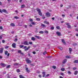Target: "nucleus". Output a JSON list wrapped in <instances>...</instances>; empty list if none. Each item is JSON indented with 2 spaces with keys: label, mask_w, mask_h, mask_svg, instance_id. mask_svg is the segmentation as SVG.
Wrapping results in <instances>:
<instances>
[{
  "label": "nucleus",
  "mask_w": 78,
  "mask_h": 78,
  "mask_svg": "<svg viewBox=\"0 0 78 78\" xmlns=\"http://www.w3.org/2000/svg\"><path fill=\"white\" fill-rule=\"evenodd\" d=\"M17 41V38H15L14 40V41L15 42H16V41Z\"/></svg>",
  "instance_id": "nucleus-50"
},
{
  "label": "nucleus",
  "mask_w": 78,
  "mask_h": 78,
  "mask_svg": "<svg viewBox=\"0 0 78 78\" xmlns=\"http://www.w3.org/2000/svg\"><path fill=\"white\" fill-rule=\"evenodd\" d=\"M5 48H6V49H7V48H9V46H7L6 47H5Z\"/></svg>",
  "instance_id": "nucleus-48"
},
{
  "label": "nucleus",
  "mask_w": 78,
  "mask_h": 78,
  "mask_svg": "<svg viewBox=\"0 0 78 78\" xmlns=\"http://www.w3.org/2000/svg\"><path fill=\"white\" fill-rule=\"evenodd\" d=\"M46 23V24H47L48 25V24H49V23H48V22H47Z\"/></svg>",
  "instance_id": "nucleus-64"
},
{
  "label": "nucleus",
  "mask_w": 78,
  "mask_h": 78,
  "mask_svg": "<svg viewBox=\"0 0 78 78\" xmlns=\"http://www.w3.org/2000/svg\"><path fill=\"white\" fill-rule=\"evenodd\" d=\"M61 70L62 71H64L65 70V69H64V68H62L61 69Z\"/></svg>",
  "instance_id": "nucleus-28"
},
{
  "label": "nucleus",
  "mask_w": 78,
  "mask_h": 78,
  "mask_svg": "<svg viewBox=\"0 0 78 78\" xmlns=\"http://www.w3.org/2000/svg\"><path fill=\"white\" fill-rule=\"evenodd\" d=\"M60 75H62V76H63V75H64V74L63 73H60Z\"/></svg>",
  "instance_id": "nucleus-41"
},
{
  "label": "nucleus",
  "mask_w": 78,
  "mask_h": 78,
  "mask_svg": "<svg viewBox=\"0 0 78 78\" xmlns=\"http://www.w3.org/2000/svg\"><path fill=\"white\" fill-rule=\"evenodd\" d=\"M77 73H78V71H75V73H74V75H76L77 74Z\"/></svg>",
  "instance_id": "nucleus-29"
},
{
  "label": "nucleus",
  "mask_w": 78,
  "mask_h": 78,
  "mask_svg": "<svg viewBox=\"0 0 78 78\" xmlns=\"http://www.w3.org/2000/svg\"><path fill=\"white\" fill-rule=\"evenodd\" d=\"M74 63H78V60H76L74 62Z\"/></svg>",
  "instance_id": "nucleus-17"
},
{
  "label": "nucleus",
  "mask_w": 78,
  "mask_h": 78,
  "mask_svg": "<svg viewBox=\"0 0 78 78\" xmlns=\"http://www.w3.org/2000/svg\"><path fill=\"white\" fill-rule=\"evenodd\" d=\"M20 53L22 55V56H23V53L21 52Z\"/></svg>",
  "instance_id": "nucleus-58"
},
{
  "label": "nucleus",
  "mask_w": 78,
  "mask_h": 78,
  "mask_svg": "<svg viewBox=\"0 0 78 78\" xmlns=\"http://www.w3.org/2000/svg\"><path fill=\"white\" fill-rule=\"evenodd\" d=\"M8 51H5V55H8Z\"/></svg>",
  "instance_id": "nucleus-20"
},
{
  "label": "nucleus",
  "mask_w": 78,
  "mask_h": 78,
  "mask_svg": "<svg viewBox=\"0 0 78 78\" xmlns=\"http://www.w3.org/2000/svg\"><path fill=\"white\" fill-rule=\"evenodd\" d=\"M19 64L17 63H15L14 64V66H17L18 65H19Z\"/></svg>",
  "instance_id": "nucleus-34"
},
{
  "label": "nucleus",
  "mask_w": 78,
  "mask_h": 78,
  "mask_svg": "<svg viewBox=\"0 0 78 78\" xmlns=\"http://www.w3.org/2000/svg\"><path fill=\"white\" fill-rule=\"evenodd\" d=\"M38 76L40 78H41L42 77V76L41 75H38Z\"/></svg>",
  "instance_id": "nucleus-56"
},
{
  "label": "nucleus",
  "mask_w": 78,
  "mask_h": 78,
  "mask_svg": "<svg viewBox=\"0 0 78 78\" xmlns=\"http://www.w3.org/2000/svg\"><path fill=\"white\" fill-rule=\"evenodd\" d=\"M1 65L2 67H6V65L4 63H1Z\"/></svg>",
  "instance_id": "nucleus-6"
},
{
  "label": "nucleus",
  "mask_w": 78,
  "mask_h": 78,
  "mask_svg": "<svg viewBox=\"0 0 78 78\" xmlns=\"http://www.w3.org/2000/svg\"><path fill=\"white\" fill-rule=\"evenodd\" d=\"M42 74L43 75V77H44V76H45V73L44 72H43L42 73Z\"/></svg>",
  "instance_id": "nucleus-15"
},
{
  "label": "nucleus",
  "mask_w": 78,
  "mask_h": 78,
  "mask_svg": "<svg viewBox=\"0 0 78 78\" xmlns=\"http://www.w3.org/2000/svg\"><path fill=\"white\" fill-rule=\"evenodd\" d=\"M56 28L57 29H59V27L58 26H57L56 27Z\"/></svg>",
  "instance_id": "nucleus-44"
},
{
  "label": "nucleus",
  "mask_w": 78,
  "mask_h": 78,
  "mask_svg": "<svg viewBox=\"0 0 78 78\" xmlns=\"http://www.w3.org/2000/svg\"><path fill=\"white\" fill-rule=\"evenodd\" d=\"M62 6H63V5H62V4H61V5H60V7H62Z\"/></svg>",
  "instance_id": "nucleus-60"
},
{
  "label": "nucleus",
  "mask_w": 78,
  "mask_h": 78,
  "mask_svg": "<svg viewBox=\"0 0 78 78\" xmlns=\"http://www.w3.org/2000/svg\"><path fill=\"white\" fill-rule=\"evenodd\" d=\"M39 33L41 34H44V32L43 31H40L39 32Z\"/></svg>",
  "instance_id": "nucleus-32"
},
{
  "label": "nucleus",
  "mask_w": 78,
  "mask_h": 78,
  "mask_svg": "<svg viewBox=\"0 0 78 78\" xmlns=\"http://www.w3.org/2000/svg\"><path fill=\"white\" fill-rule=\"evenodd\" d=\"M56 34L58 36H61V32L59 31H57L56 32Z\"/></svg>",
  "instance_id": "nucleus-10"
},
{
  "label": "nucleus",
  "mask_w": 78,
  "mask_h": 78,
  "mask_svg": "<svg viewBox=\"0 0 78 78\" xmlns=\"http://www.w3.org/2000/svg\"><path fill=\"white\" fill-rule=\"evenodd\" d=\"M22 0H20V3H21V2H22Z\"/></svg>",
  "instance_id": "nucleus-63"
},
{
  "label": "nucleus",
  "mask_w": 78,
  "mask_h": 78,
  "mask_svg": "<svg viewBox=\"0 0 78 78\" xmlns=\"http://www.w3.org/2000/svg\"><path fill=\"white\" fill-rule=\"evenodd\" d=\"M61 41L63 43V44H64V45H66V43L65 42V41H64V39H62Z\"/></svg>",
  "instance_id": "nucleus-9"
},
{
  "label": "nucleus",
  "mask_w": 78,
  "mask_h": 78,
  "mask_svg": "<svg viewBox=\"0 0 78 78\" xmlns=\"http://www.w3.org/2000/svg\"><path fill=\"white\" fill-rule=\"evenodd\" d=\"M46 16L47 17H50V14L49 12H47L46 13Z\"/></svg>",
  "instance_id": "nucleus-8"
},
{
  "label": "nucleus",
  "mask_w": 78,
  "mask_h": 78,
  "mask_svg": "<svg viewBox=\"0 0 78 78\" xmlns=\"http://www.w3.org/2000/svg\"><path fill=\"white\" fill-rule=\"evenodd\" d=\"M26 70L27 72L28 73L29 72H30V70H29L28 68H26Z\"/></svg>",
  "instance_id": "nucleus-16"
},
{
  "label": "nucleus",
  "mask_w": 78,
  "mask_h": 78,
  "mask_svg": "<svg viewBox=\"0 0 78 78\" xmlns=\"http://www.w3.org/2000/svg\"><path fill=\"white\" fill-rule=\"evenodd\" d=\"M14 18H15V19H19V17L17 16H15Z\"/></svg>",
  "instance_id": "nucleus-43"
},
{
  "label": "nucleus",
  "mask_w": 78,
  "mask_h": 78,
  "mask_svg": "<svg viewBox=\"0 0 78 78\" xmlns=\"http://www.w3.org/2000/svg\"><path fill=\"white\" fill-rule=\"evenodd\" d=\"M36 40V39H35V38L34 37H32L31 38V40L32 41H35V40Z\"/></svg>",
  "instance_id": "nucleus-23"
},
{
  "label": "nucleus",
  "mask_w": 78,
  "mask_h": 78,
  "mask_svg": "<svg viewBox=\"0 0 78 78\" xmlns=\"http://www.w3.org/2000/svg\"><path fill=\"white\" fill-rule=\"evenodd\" d=\"M52 67L54 69H55L56 68V67L55 66H52Z\"/></svg>",
  "instance_id": "nucleus-36"
},
{
  "label": "nucleus",
  "mask_w": 78,
  "mask_h": 78,
  "mask_svg": "<svg viewBox=\"0 0 78 78\" xmlns=\"http://www.w3.org/2000/svg\"><path fill=\"white\" fill-rule=\"evenodd\" d=\"M66 58H67V59H69L71 58V57H70L69 56L67 55L66 56Z\"/></svg>",
  "instance_id": "nucleus-18"
},
{
  "label": "nucleus",
  "mask_w": 78,
  "mask_h": 78,
  "mask_svg": "<svg viewBox=\"0 0 78 78\" xmlns=\"http://www.w3.org/2000/svg\"><path fill=\"white\" fill-rule=\"evenodd\" d=\"M37 11L38 12V14L39 16H42V12H41V9H37Z\"/></svg>",
  "instance_id": "nucleus-1"
},
{
  "label": "nucleus",
  "mask_w": 78,
  "mask_h": 78,
  "mask_svg": "<svg viewBox=\"0 0 78 78\" xmlns=\"http://www.w3.org/2000/svg\"><path fill=\"white\" fill-rule=\"evenodd\" d=\"M23 47H24V45H20L19 46V47H20V48H23Z\"/></svg>",
  "instance_id": "nucleus-24"
},
{
  "label": "nucleus",
  "mask_w": 78,
  "mask_h": 78,
  "mask_svg": "<svg viewBox=\"0 0 78 78\" xmlns=\"http://www.w3.org/2000/svg\"><path fill=\"white\" fill-rule=\"evenodd\" d=\"M36 20H37L38 21H39L40 20V19L39 18H37L36 19Z\"/></svg>",
  "instance_id": "nucleus-45"
},
{
  "label": "nucleus",
  "mask_w": 78,
  "mask_h": 78,
  "mask_svg": "<svg viewBox=\"0 0 78 78\" xmlns=\"http://www.w3.org/2000/svg\"><path fill=\"white\" fill-rule=\"evenodd\" d=\"M31 24L33 25H36V23L32 22L31 23Z\"/></svg>",
  "instance_id": "nucleus-26"
},
{
  "label": "nucleus",
  "mask_w": 78,
  "mask_h": 78,
  "mask_svg": "<svg viewBox=\"0 0 78 78\" xmlns=\"http://www.w3.org/2000/svg\"><path fill=\"white\" fill-rule=\"evenodd\" d=\"M72 49L71 48H69V53L70 54V53H71V52L72 51Z\"/></svg>",
  "instance_id": "nucleus-21"
},
{
  "label": "nucleus",
  "mask_w": 78,
  "mask_h": 78,
  "mask_svg": "<svg viewBox=\"0 0 78 78\" xmlns=\"http://www.w3.org/2000/svg\"><path fill=\"white\" fill-rule=\"evenodd\" d=\"M29 20L30 22H33V19H29Z\"/></svg>",
  "instance_id": "nucleus-51"
},
{
  "label": "nucleus",
  "mask_w": 78,
  "mask_h": 78,
  "mask_svg": "<svg viewBox=\"0 0 78 78\" xmlns=\"http://www.w3.org/2000/svg\"><path fill=\"white\" fill-rule=\"evenodd\" d=\"M0 30H2L3 29V27L2 26L0 27Z\"/></svg>",
  "instance_id": "nucleus-49"
},
{
  "label": "nucleus",
  "mask_w": 78,
  "mask_h": 78,
  "mask_svg": "<svg viewBox=\"0 0 78 78\" xmlns=\"http://www.w3.org/2000/svg\"><path fill=\"white\" fill-rule=\"evenodd\" d=\"M12 34H14V31H12L11 32Z\"/></svg>",
  "instance_id": "nucleus-59"
},
{
  "label": "nucleus",
  "mask_w": 78,
  "mask_h": 78,
  "mask_svg": "<svg viewBox=\"0 0 78 78\" xmlns=\"http://www.w3.org/2000/svg\"><path fill=\"white\" fill-rule=\"evenodd\" d=\"M27 47V46H25L24 48H23L24 49L25 51H27L28 50V49H29V48H31V46H28V48H26Z\"/></svg>",
  "instance_id": "nucleus-2"
},
{
  "label": "nucleus",
  "mask_w": 78,
  "mask_h": 78,
  "mask_svg": "<svg viewBox=\"0 0 78 78\" xmlns=\"http://www.w3.org/2000/svg\"><path fill=\"white\" fill-rule=\"evenodd\" d=\"M23 44L25 45H28L29 44L28 43V42L27 41H25L23 42Z\"/></svg>",
  "instance_id": "nucleus-4"
},
{
  "label": "nucleus",
  "mask_w": 78,
  "mask_h": 78,
  "mask_svg": "<svg viewBox=\"0 0 78 78\" xmlns=\"http://www.w3.org/2000/svg\"><path fill=\"white\" fill-rule=\"evenodd\" d=\"M26 61L27 62V64H30L31 62V61L30 60H29V58H26Z\"/></svg>",
  "instance_id": "nucleus-3"
},
{
  "label": "nucleus",
  "mask_w": 78,
  "mask_h": 78,
  "mask_svg": "<svg viewBox=\"0 0 78 78\" xmlns=\"http://www.w3.org/2000/svg\"><path fill=\"white\" fill-rule=\"evenodd\" d=\"M35 37H36L38 39H40V37L39 36H35Z\"/></svg>",
  "instance_id": "nucleus-22"
},
{
  "label": "nucleus",
  "mask_w": 78,
  "mask_h": 78,
  "mask_svg": "<svg viewBox=\"0 0 78 78\" xmlns=\"http://www.w3.org/2000/svg\"><path fill=\"white\" fill-rule=\"evenodd\" d=\"M33 53L34 54V55H35V54H36V52L34 51L33 52Z\"/></svg>",
  "instance_id": "nucleus-53"
},
{
  "label": "nucleus",
  "mask_w": 78,
  "mask_h": 78,
  "mask_svg": "<svg viewBox=\"0 0 78 78\" xmlns=\"http://www.w3.org/2000/svg\"><path fill=\"white\" fill-rule=\"evenodd\" d=\"M3 48H1V50H0V53H3Z\"/></svg>",
  "instance_id": "nucleus-11"
},
{
  "label": "nucleus",
  "mask_w": 78,
  "mask_h": 78,
  "mask_svg": "<svg viewBox=\"0 0 78 78\" xmlns=\"http://www.w3.org/2000/svg\"><path fill=\"white\" fill-rule=\"evenodd\" d=\"M23 27H24V28H27V26L26 25H24L23 26Z\"/></svg>",
  "instance_id": "nucleus-33"
},
{
  "label": "nucleus",
  "mask_w": 78,
  "mask_h": 78,
  "mask_svg": "<svg viewBox=\"0 0 78 78\" xmlns=\"http://www.w3.org/2000/svg\"><path fill=\"white\" fill-rule=\"evenodd\" d=\"M18 52L19 53H21L22 52V51H21V50H19Z\"/></svg>",
  "instance_id": "nucleus-42"
},
{
  "label": "nucleus",
  "mask_w": 78,
  "mask_h": 78,
  "mask_svg": "<svg viewBox=\"0 0 78 78\" xmlns=\"http://www.w3.org/2000/svg\"><path fill=\"white\" fill-rule=\"evenodd\" d=\"M41 27L43 28H44L45 27V25L44 24H41Z\"/></svg>",
  "instance_id": "nucleus-19"
},
{
  "label": "nucleus",
  "mask_w": 78,
  "mask_h": 78,
  "mask_svg": "<svg viewBox=\"0 0 78 78\" xmlns=\"http://www.w3.org/2000/svg\"><path fill=\"white\" fill-rule=\"evenodd\" d=\"M17 72H20V69H17Z\"/></svg>",
  "instance_id": "nucleus-40"
},
{
  "label": "nucleus",
  "mask_w": 78,
  "mask_h": 78,
  "mask_svg": "<svg viewBox=\"0 0 78 78\" xmlns=\"http://www.w3.org/2000/svg\"><path fill=\"white\" fill-rule=\"evenodd\" d=\"M67 59H64L62 62V64H65L67 62Z\"/></svg>",
  "instance_id": "nucleus-5"
},
{
  "label": "nucleus",
  "mask_w": 78,
  "mask_h": 78,
  "mask_svg": "<svg viewBox=\"0 0 78 78\" xmlns=\"http://www.w3.org/2000/svg\"><path fill=\"white\" fill-rule=\"evenodd\" d=\"M45 33L47 34H48V31H45Z\"/></svg>",
  "instance_id": "nucleus-55"
},
{
  "label": "nucleus",
  "mask_w": 78,
  "mask_h": 78,
  "mask_svg": "<svg viewBox=\"0 0 78 78\" xmlns=\"http://www.w3.org/2000/svg\"><path fill=\"white\" fill-rule=\"evenodd\" d=\"M76 69V67H74L73 68V69L74 70H75V69Z\"/></svg>",
  "instance_id": "nucleus-54"
},
{
  "label": "nucleus",
  "mask_w": 78,
  "mask_h": 78,
  "mask_svg": "<svg viewBox=\"0 0 78 78\" xmlns=\"http://www.w3.org/2000/svg\"><path fill=\"white\" fill-rule=\"evenodd\" d=\"M12 46L13 48H16V44L13 43L12 44Z\"/></svg>",
  "instance_id": "nucleus-13"
},
{
  "label": "nucleus",
  "mask_w": 78,
  "mask_h": 78,
  "mask_svg": "<svg viewBox=\"0 0 78 78\" xmlns=\"http://www.w3.org/2000/svg\"><path fill=\"white\" fill-rule=\"evenodd\" d=\"M19 76L20 78H25V77L23 76L22 75H20Z\"/></svg>",
  "instance_id": "nucleus-25"
},
{
  "label": "nucleus",
  "mask_w": 78,
  "mask_h": 78,
  "mask_svg": "<svg viewBox=\"0 0 78 78\" xmlns=\"http://www.w3.org/2000/svg\"><path fill=\"white\" fill-rule=\"evenodd\" d=\"M76 36H77L78 37V34H76Z\"/></svg>",
  "instance_id": "nucleus-62"
},
{
  "label": "nucleus",
  "mask_w": 78,
  "mask_h": 78,
  "mask_svg": "<svg viewBox=\"0 0 78 78\" xmlns=\"http://www.w3.org/2000/svg\"><path fill=\"white\" fill-rule=\"evenodd\" d=\"M30 65L31 66H34V65L33 64H30Z\"/></svg>",
  "instance_id": "nucleus-61"
},
{
  "label": "nucleus",
  "mask_w": 78,
  "mask_h": 78,
  "mask_svg": "<svg viewBox=\"0 0 78 78\" xmlns=\"http://www.w3.org/2000/svg\"><path fill=\"white\" fill-rule=\"evenodd\" d=\"M10 66H10L9 65H8L7 66H6L7 69H9V68H10Z\"/></svg>",
  "instance_id": "nucleus-30"
},
{
  "label": "nucleus",
  "mask_w": 78,
  "mask_h": 78,
  "mask_svg": "<svg viewBox=\"0 0 78 78\" xmlns=\"http://www.w3.org/2000/svg\"><path fill=\"white\" fill-rule=\"evenodd\" d=\"M68 74H71V72L70 71H68Z\"/></svg>",
  "instance_id": "nucleus-39"
},
{
  "label": "nucleus",
  "mask_w": 78,
  "mask_h": 78,
  "mask_svg": "<svg viewBox=\"0 0 78 78\" xmlns=\"http://www.w3.org/2000/svg\"><path fill=\"white\" fill-rule=\"evenodd\" d=\"M2 11L3 12H6V10L5 9H4L2 10Z\"/></svg>",
  "instance_id": "nucleus-31"
},
{
  "label": "nucleus",
  "mask_w": 78,
  "mask_h": 78,
  "mask_svg": "<svg viewBox=\"0 0 78 78\" xmlns=\"http://www.w3.org/2000/svg\"><path fill=\"white\" fill-rule=\"evenodd\" d=\"M10 26L11 27H14L15 26V24H14V23H12L10 24Z\"/></svg>",
  "instance_id": "nucleus-12"
},
{
  "label": "nucleus",
  "mask_w": 78,
  "mask_h": 78,
  "mask_svg": "<svg viewBox=\"0 0 78 78\" xmlns=\"http://www.w3.org/2000/svg\"><path fill=\"white\" fill-rule=\"evenodd\" d=\"M58 48L60 49L61 50H62V48L60 46L58 47Z\"/></svg>",
  "instance_id": "nucleus-27"
},
{
  "label": "nucleus",
  "mask_w": 78,
  "mask_h": 78,
  "mask_svg": "<svg viewBox=\"0 0 78 78\" xmlns=\"http://www.w3.org/2000/svg\"><path fill=\"white\" fill-rule=\"evenodd\" d=\"M66 25L68 26V28H71V26L70 25V24L69 23H66Z\"/></svg>",
  "instance_id": "nucleus-7"
},
{
  "label": "nucleus",
  "mask_w": 78,
  "mask_h": 78,
  "mask_svg": "<svg viewBox=\"0 0 78 78\" xmlns=\"http://www.w3.org/2000/svg\"><path fill=\"white\" fill-rule=\"evenodd\" d=\"M46 53H47V51H45L43 53V54H44V55H45Z\"/></svg>",
  "instance_id": "nucleus-38"
},
{
  "label": "nucleus",
  "mask_w": 78,
  "mask_h": 78,
  "mask_svg": "<svg viewBox=\"0 0 78 78\" xmlns=\"http://www.w3.org/2000/svg\"><path fill=\"white\" fill-rule=\"evenodd\" d=\"M4 35H5L4 34H2V35H0V39L1 40L2 39V37H3V36Z\"/></svg>",
  "instance_id": "nucleus-14"
},
{
  "label": "nucleus",
  "mask_w": 78,
  "mask_h": 78,
  "mask_svg": "<svg viewBox=\"0 0 78 78\" xmlns=\"http://www.w3.org/2000/svg\"><path fill=\"white\" fill-rule=\"evenodd\" d=\"M2 43H5V40H2Z\"/></svg>",
  "instance_id": "nucleus-47"
},
{
  "label": "nucleus",
  "mask_w": 78,
  "mask_h": 78,
  "mask_svg": "<svg viewBox=\"0 0 78 78\" xmlns=\"http://www.w3.org/2000/svg\"><path fill=\"white\" fill-rule=\"evenodd\" d=\"M28 56H30V57H31H31H32V56H31V55H30V54L29 53L28 54Z\"/></svg>",
  "instance_id": "nucleus-52"
},
{
  "label": "nucleus",
  "mask_w": 78,
  "mask_h": 78,
  "mask_svg": "<svg viewBox=\"0 0 78 78\" xmlns=\"http://www.w3.org/2000/svg\"><path fill=\"white\" fill-rule=\"evenodd\" d=\"M21 8H25V5H22L21 6Z\"/></svg>",
  "instance_id": "nucleus-35"
},
{
  "label": "nucleus",
  "mask_w": 78,
  "mask_h": 78,
  "mask_svg": "<svg viewBox=\"0 0 78 78\" xmlns=\"http://www.w3.org/2000/svg\"><path fill=\"white\" fill-rule=\"evenodd\" d=\"M29 44H30V45H31V44H32V42H29Z\"/></svg>",
  "instance_id": "nucleus-57"
},
{
  "label": "nucleus",
  "mask_w": 78,
  "mask_h": 78,
  "mask_svg": "<svg viewBox=\"0 0 78 78\" xmlns=\"http://www.w3.org/2000/svg\"><path fill=\"white\" fill-rule=\"evenodd\" d=\"M47 58H51V56H46Z\"/></svg>",
  "instance_id": "nucleus-37"
},
{
  "label": "nucleus",
  "mask_w": 78,
  "mask_h": 78,
  "mask_svg": "<svg viewBox=\"0 0 78 78\" xmlns=\"http://www.w3.org/2000/svg\"><path fill=\"white\" fill-rule=\"evenodd\" d=\"M51 30H54V27H51Z\"/></svg>",
  "instance_id": "nucleus-46"
}]
</instances>
